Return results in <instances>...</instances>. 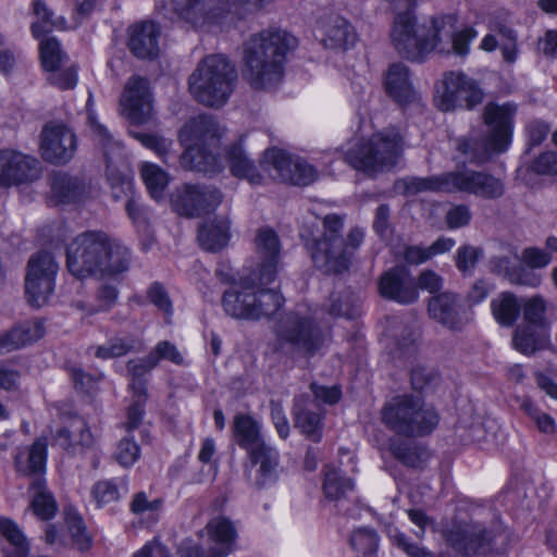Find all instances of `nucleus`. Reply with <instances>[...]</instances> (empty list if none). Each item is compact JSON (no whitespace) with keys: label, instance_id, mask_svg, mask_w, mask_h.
<instances>
[{"label":"nucleus","instance_id":"1","mask_svg":"<svg viewBox=\"0 0 557 557\" xmlns=\"http://www.w3.org/2000/svg\"><path fill=\"white\" fill-rule=\"evenodd\" d=\"M456 24V15L446 14L432 17L429 27L417 26L411 12L399 13L391 33L392 42L401 57L411 61H422L433 50L466 55L478 34L472 27L457 32Z\"/></svg>","mask_w":557,"mask_h":557},{"label":"nucleus","instance_id":"2","mask_svg":"<svg viewBox=\"0 0 557 557\" xmlns=\"http://www.w3.org/2000/svg\"><path fill=\"white\" fill-rule=\"evenodd\" d=\"M133 263V251L103 231H86L66 248V267L78 280L89 277L121 282Z\"/></svg>","mask_w":557,"mask_h":557},{"label":"nucleus","instance_id":"3","mask_svg":"<svg viewBox=\"0 0 557 557\" xmlns=\"http://www.w3.org/2000/svg\"><path fill=\"white\" fill-rule=\"evenodd\" d=\"M296 46L297 39L280 28L251 35L243 46L244 79L257 90L277 86L284 77L287 54Z\"/></svg>","mask_w":557,"mask_h":557},{"label":"nucleus","instance_id":"4","mask_svg":"<svg viewBox=\"0 0 557 557\" xmlns=\"http://www.w3.org/2000/svg\"><path fill=\"white\" fill-rule=\"evenodd\" d=\"M394 189L406 196L465 191L482 198H497L504 194V185L498 178L468 169L429 177H405L395 182Z\"/></svg>","mask_w":557,"mask_h":557},{"label":"nucleus","instance_id":"5","mask_svg":"<svg viewBox=\"0 0 557 557\" xmlns=\"http://www.w3.org/2000/svg\"><path fill=\"white\" fill-rule=\"evenodd\" d=\"M517 107L490 102L485 106L483 120L488 133L483 138L462 137L456 140V149L470 162L484 163L493 153L504 152L511 139L513 116Z\"/></svg>","mask_w":557,"mask_h":557},{"label":"nucleus","instance_id":"6","mask_svg":"<svg viewBox=\"0 0 557 557\" xmlns=\"http://www.w3.org/2000/svg\"><path fill=\"white\" fill-rule=\"evenodd\" d=\"M238 81L235 65L223 54H210L203 58L188 79L194 98L211 108L226 103Z\"/></svg>","mask_w":557,"mask_h":557},{"label":"nucleus","instance_id":"7","mask_svg":"<svg viewBox=\"0 0 557 557\" xmlns=\"http://www.w3.org/2000/svg\"><path fill=\"white\" fill-rule=\"evenodd\" d=\"M258 273L244 277L239 283L230 286L222 298L225 313L239 320H259L270 317L283 306V296L274 289L264 288Z\"/></svg>","mask_w":557,"mask_h":557},{"label":"nucleus","instance_id":"8","mask_svg":"<svg viewBox=\"0 0 557 557\" xmlns=\"http://www.w3.org/2000/svg\"><path fill=\"white\" fill-rule=\"evenodd\" d=\"M92 104L94 96L92 92L89 91L86 103L87 120L98 144L103 149L107 163V177L111 184L112 198L117 205L123 206L124 209H138V200L135 198L132 185L124 173L126 163L122 145L113 138L104 125L97 121Z\"/></svg>","mask_w":557,"mask_h":557},{"label":"nucleus","instance_id":"9","mask_svg":"<svg viewBox=\"0 0 557 557\" xmlns=\"http://www.w3.org/2000/svg\"><path fill=\"white\" fill-rule=\"evenodd\" d=\"M382 420L388 429L405 436H424L438 424L440 416L419 397L400 395L382 408Z\"/></svg>","mask_w":557,"mask_h":557},{"label":"nucleus","instance_id":"10","mask_svg":"<svg viewBox=\"0 0 557 557\" xmlns=\"http://www.w3.org/2000/svg\"><path fill=\"white\" fill-rule=\"evenodd\" d=\"M403 150L401 135L396 128H388L356 143L345 152V161L356 170L372 173L393 168Z\"/></svg>","mask_w":557,"mask_h":557},{"label":"nucleus","instance_id":"11","mask_svg":"<svg viewBox=\"0 0 557 557\" xmlns=\"http://www.w3.org/2000/svg\"><path fill=\"white\" fill-rule=\"evenodd\" d=\"M274 348L286 355L313 356L325 341L323 331L310 317L298 312L286 314L276 325Z\"/></svg>","mask_w":557,"mask_h":557},{"label":"nucleus","instance_id":"12","mask_svg":"<svg viewBox=\"0 0 557 557\" xmlns=\"http://www.w3.org/2000/svg\"><path fill=\"white\" fill-rule=\"evenodd\" d=\"M323 233L318 237L313 230L302 228L300 236L312 239L311 257L315 265L326 272L339 273L345 270L343 237L344 216L329 213L322 220Z\"/></svg>","mask_w":557,"mask_h":557},{"label":"nucleus","instance_id":"13","mask_svg":"<svg viewBox=\"0 0 557 557\" xmlns=\"http://www.w3.org/2000/svg\"><path fill=\"white\" fill-rule=\"evenodd\" d=\"M260 166L273 180L294 186H308L318 178L313 165L278 148L265 150Z\"/></svg>","mask_w":557,"mask_h":557},{"label":"nucleus","instance_id":"14","mask_svg":"<svg viewBox=\"0 0 557 557\" xmlns=\"http://www.w3.org/2000/svg\"><path fill=\"white\" fill-rule=\"evenodd\" d=\"M58 271L59 264L52 253L38 251L30 256L26 265L25 294L32 307L40 308L48 302Z\"/></svg>","mask_w":557,"mask_h":557},{"label":"nucleus","instance_id":"15","mask_svg":"<svg viewBox=\"0 0 557 557\" xmlns=\"http://www.w3.org/2000/svg\"><path fill=\"white\" fill-rule=\"evenodd\" d=\"M442 85L443 91L437 97L441 111L448 112L458 108L471 110L484 99L480 84L462 72L446 73Z\"/></svg>","mask_w":557,"mask_h":557},{"label":"nucleus","instance_id":"16","mask_svg":"<svg viewBox=\"0 0 557 557\" xmlns=\"http://www.w3.org/2000/svg\"><path fill=\"white\" fill-rule=\"evenodd\" d=\"M171 11L194 28L218 25L230 11L228 0H170Z\"/></svg>","mask_w":557,"mask_h":557},{"label":"nucleus","instance_id":"17","mask_svg":"<svg viewBox=\"0 0 557 557\" xmlns=\"http://www.w3.org/2000/svg\"><path fill=\"white\" fill-rule=\"evenodd\" d=\"M33 10L34 13L40 18V21L32 24L33 36L37 39L44 37L39 45L42 66L46 71L49 72L58 71L66 55L63 53L61 46L55 37L45 36L50 33L53 27H57L59 23L51 18L52 12L41 0H34Z\"/></svg>","mask_w":557,"mask_h":557},{"label":"nucleus","instance_id":"18","mask_svg":"<svg viewBox=\"0 0 557 557\" xmlns=\"http://www.w3.org/2000/svg\"><path fill=\"white\" fill-rule=\"evenodd\" d=\"M77 139L74 132L61 123H48L40 134V149L45 161L63 165L71 161L76 152Z\"/></svg>","mask_w":557,"mask_h":557},{"label":"nucleus","instance_id":"19","mask_svg":"<svg viewBox=\"0 0 557 557\" xmlns=\"http://www.w3.org/2000/svg\"><path fill=\"white\" fill-rule=\"evenodd\" d=\"M41 175V164L38 159L17 150L0 151V186L11 187L29 184Z\"/></svg>","mask_w":557,"mask_h":557},{"label":"nucleus","instance_id":"20","mask_svg":"<svg viewBox=\"0 0 557 557\" xmlns=\"http://www.w3.org/2000/svg\"><path fill=\"white\" fill-rule=\"evenodd\" d=\"M448 544L463 557L486 555L492 548L493 536L480 523L454 525L447 532Z\"/></svg>","mask_w":557,"mask_h":557},{"label":"nucleus","instance_id":"21","mask_svg":"<svg viewBox=\"0 0 557 557\" xmlns=\"http://www.w3.org/2000/svg\"><path fill=\"white\" fill-rule=\"evenodd\" d=\"M123 113L134 124L146 123L152 111L148 81L133 76L128 79L121 97Z\"/></svg>","mask_w":557,"mask_h":557},{"label":"nucleus","instance_id":"22","mask_svg":"<svg viewBox=\"0 0 557 557\" xmlns=\"http://www.w3.org/2000/svg\"><path fill=\"white\" fill-rule=\"evenodd\" d=\"M255 245L260 264L257 269L258 278L261 284H271L277 274V264L281 251V244L276 232L269 227L258 228Z\"/></svg>","mask_w":557,"mask_h":557},{"label":"nucleus","instance_id":"23","mask_svg":"<svg viewBox=\"0 0 557 557\" xmlns=\"http://www.w3.org/2000/svg\"><path fill=\"white\" fill-rule=\"evenodd\" d=\"M294 426L308 440L319 443L322 438L324 412L320 405L309 395L294 398L292 409Z\"/></svg>","mask_w":557,"mask_h":557},{"label":"nucleus","instance_id":"24","mask_svg":"<svg viewBox=\"0 0 557 557\" xmlns=\"http://www.w3.org/2000/svg\"><path fill=\"white\" fill-rule=\"evenodd\" d=\"M222 193L212 185L184 184L171 194L175 209H207L222 205Z\"/></svg>","mask_w":557,"mask_h":557},{"label":"nucleus","instance_id":"25","mask_svg":"<svg viewBox=\"0 0 557 557\" xmlns=\"http://www.w3.org/2000/svg\"><path fill=\"white\" fill-rule=\"evenodd\" d=\"M251 467L246 469V475L258 488L273 485L278 479L280 454L271 445L262 446L249 455Z\"/></svg>","mask_w":557,"mask_h":557},{"label":"nucleus","instance_id":"26","mask_svg":"<svg viewBox=\"0 0 557 557\" xmlns=\"http://www.w3.org/2000/svg\"><path fill=\"white\" fill-rule=\"evenodd\" d=\"M231 222L226 215L220 216L215 211H206L201 223L198 225V242L200 246L210 252L224 249L231 239Z\"/></svg>","mask_w":557,"mask_h":557},{"label":"nucleus","instance_id":"27","mask_svg":"<svg viewBox=\"0 0 557 557\" xmlns=\"http://www.w3.org/2000/svg\"><path fill=\"white\" fill-rule=\"evenodd\" d=\"M428 309L432 319L451 331H461L469 322L463 315L459 298L453 293H443L431 298Z\"/></svg>","mask_w":557,"mask_h":557},{"label":"nucleus","instance_id":"28","mask_svg":"<svg viewBox=\"0 0 557 557\" xmlns=\"http://www.w3.org/2000/svg\"><path fill=\"white\" fill-rule=\"evenodd\" d=\"M160 27L153 22H141L128 29L127 47L138 59L152 60L158 57Z\"/></svg>","mask_w":557,"mask_h":557},{"label":"nucleus","instance_id":"29","mask_svg":"<svg viewBox=\"0 0 557 557\" xmlns=\"http://www.w3.org/2000/svg\"><path fill=\"white\" fill-rule=\"evenodd\" d=\"M220 136L216 120L206 114L190 119L180 131V140L183 145L218 147Z\"/></svg>","mask_w":557,"mask_h":557},{"label":"nucleus","instance_id":"30","mask_svg":"<svg viewBox=\"0 0 557 557\" xmlns=\"http://www.w3.org/2000/svg\"><path fill=\"white\" fill-rule=\"evenodd\" d=\"M379 290L384 298L403 305L412 304L418 298L413 281L398 269H392L381 276Z\"/></svg>","mask_w":557,"mask_h":557},{"label":"nucleus","instance_id":"31","mask_svg":"<svg viewBox=\"0 0 557 557\" xmlns=\"http://www.w3.org/2000/svg\"><path fill=\"white\" fill-rule=\"evenodd\" d=\"M185 150L180 156L183 169L205 174H215L222 169L218 147L205 145H184Z\"/></svg>","mask_w":557,"mask_h":557},{"label":"nucleus","instance_id":"32","mask_svg":"<svg viewBox=\"0 0 557 557\" xmlns=\"http://www.w3.org/2000/svg\"><path fill=\"white\" fill-rule=\"evenodd\" d=\"M384 86L388 96L401 107L418 99L410 81L409 70L401 63H394L388 67Z\"/></svg>","mask_w":557,"mask_h":557},{"label":"nucleus","instance_id":"33","mask_svg":"<svg viewBox=\"0 0 557 557\" xmlns=\"http://www.w3.org/2000/svg\"><path fill=\"white\" fill-rule=\"evenodd\" d=\"M323 44L331 49H347L354 46L357 35L354 26L343 16L331 13L322 20Z\"/></svg>","mask_w":557,"mask_h":557},{"label":"nucleus","instance_id":"34","mask_svg":"<svg viewBox=\"0 0 557 557\" xmlns=\"http://www.w3.org/2000/svg\"><path fill=\"white\" fill-rule=\"evenodd\" d=\"M232 429L234 441L248 455L268 445L261 433V424L249 414L235 416Z\"/></svg>","mask_w":557,"mask_h":557},{"label":"nucleus","instance_id":"35","mask_svg":"<svg viewBox=\"0 0 557 557\" xmlns=\"http://www.w3.org/2000/svg\"><path fill=\"white\" fill-rule=\"evenodd\" d=\"M53 440L55 445L71 454H76L92 444L91 432L81 418L73 419L69 428L57 430Z\"/></svg>","mask_w":557,"mask_h":557},{"label":"nucleus","instance_id":"36","mask_svg":"<svg viewBox=\"0 0 557 557\" xmlns=\"http://www.w3.org/2000/svg\"><path fill=\"white\" fill-rule=\"evenodd\" d=\"M206 530L209 539L216 544V546L209 549L225 553V557H227L233 552L237 537L234 523L228 518L219 516L208 522Z\"/></svg>","mask_w":557,"mask_h":557},{"label":"nucleus","instance_id":"37","mask_svg":"<svg viewBox=\"0 0 557 557\" xmlns=\"http://www.w3.org/2000/svg\"><path fill=\"white\" fill-rule=\"evenodd\" d=\"M540 175H557V153L545 151L535 158L530 164L521 165L517 170V180L529 187H534L539 183Z\"/></svg>","mask_w":557,"mask_h":557},{"label":"nucleus","instance_id":"38","mask_svg":"<svg viewBox=\"0 0 557 557\" xmlns=\"http://www.w3.org/2000/svg\"><path fill=\"white\" fill-rule=\"evenodd\" d=\"M227 161L234 176L245 178L251 185L262 184L263 175L259 172L253 161L247 156L242 145L234 144L228 148Z\"/></svg>","mask_w":557,"mask_h":557},{"label":"nucleus","instance_id":"39","mask_svg":"<svg viewBox=\"0 0 557 557\" xmlns=\"http://www.w3.org/2000/svg\"><path fill=\"white\" fill-rule=\"evenodd\" d=\"M145 348L144 342L134 336H113L103 345L92 347L94 355L99 359H114L126 356L129 352H140Z\"/></svg>","mask_w":557,"mask_h":557},{"label":"nucleus","instance_id":"40","mask_svg":"<svg viewBox=\"0 0 557 557\" xmlns=\"http://www.w3.org/2000/svg\"><path fill=\"white\" fill-rule=\"evenodd\" d=\"M392 455L406 467L421 468L430 458L429 450L421 444L401 438H393L389 443Z\"/></svg>","mask_w":557,"mask_h":557},{"label":"nucleus","instance_id":"41","mask_svg":"<svg viewBox=\"0 0 557 557\" xmlns=\"http://www.w3.org/2000/svg\"><path fill=\"white\" fill-rule=\"evenodd\" d=\"M354 481L336 468L326 467L323 481V494L334 503L348 500L354 492Z\"/></svg>","mask_w":557,"mask_h":557},{"label":"nucleus","instance_id":"42","mask_svg":"<svg viewBox=\"0 0 557 557\" xmlns=\"http://www.w3.org/2000/svg\"><path fill=\"white\" fill-rule=\"evenodd\" d=\"M128 492V481L126 476L104 479L96 482L91 487V497L97 507L119 502Z\"/></svg>","mask_w":557,"mask_h":557},{"label":"nucleus","instance_id":"43","mask_svg":"<svg viewBox=\"0 0 557 557\" xmlns=\"http://www.w3.org/2000/svg\"><path fill=\"white\" fill-rule=\"evenodd\" d=\"M547 330L546 327H534L532 324L524 323L515 331L512 345L522 354H533L547 342Z\"/></svg>","mask_w":557,"mask_h":557},{"label":"nucleus","instance_id":"44","mask_svg":"<svg viewBox=\"0 0 557 557\" xmlns=\"http://www.w3.org/2000/svg\"><path fill=\"white\" fill-rule=\"evenodd\" d=\"M30 490L33 499L29 507L33 512L41 520L51 519L58 506L53 495L47 488L46 481L41 476L36 478L30 484Z\"/></svg>","mask_w":557,"mask_h":557},{"label":"nucleus","instance_id":"45","mask_svg":"<svg viewBox=\"0 0 557 557\" xmlns=\"http://www.w3.org/2000/svg\"><path fill=\"white\" fill-rule=\"evenodd\" d=\"M156 367V359L150 352L143 358H134L127 361L126 371L133 395H147V380L145 376Z\"/></svg>","mask_w":557,"mask_h":557},{"label":"nucleus","instance_id":"46","mask_svg":"<svg viewBox=\"0 0 557 557\" xmlns=\"http://www.w3.org/2000/svg\"><path fill=\"white\" fill-rule=\"evenodd\" d=\"M329 313L335 318L355 319L361 314V299L351 290L333 293Z\"/></svg>","mask_w":557,"mask_h":557},{"label":"nucleus","instance_id":"47","mask_svg":"<svg viewBox=\"0 0 557 557\" xmlns=\"http://www.w3.org/2000/svg\"><path fill=\"white\" fill-rule=\"evenodd\" d=\"M0 533L9 543L4 549L5 557H27L29 545L17 524L7 518H0Z\"/></svg>","mask_w":557,"mask_h":557},{"label":"nucleus","instance_id":"48","mask_svg":"<svg viewBox=\"0 0 557 557\" xmlns=\"http://www.w3.org/2000/svg\"><path fill=\"white\" fill-rule=\"evenodd\" d=\"M139 172L149 195L156 200L164 198V193L170 182L169 174L151 162H143Z\"/></svg>","mask_w":557,"mask_h":557},{"label":"nucleus","instance_id":"49","mask_svg":"<svg viewBox=\"0 0 557 557\" xmlns=\"http://www.w3.org/2000/svg\"><path fill=\"white\" fill-rule=\"evenodd\" d=\"M51 191L58 203H73L81 199L83 195V185L66 173H57L53 176Z\"/></svg>","mask_w":557,"mask_h":557},{"label":"nucleus","instance_id":"50","mask_svg":"<svg viewBox=\"0 0 557 557\" xmlns=\"http://www.w3.org/2000/svg\"><path fill=\"white\" fill-rule=\"evenodd\" d=\"M491 309L495 320L503 326H511L520 312L517 298L510 293H502L491 301Z\"/></svg>","mask_w":557,"mask_h":557},{"label":"nucleus","instance_id":"51","mask_svg":"<svg viewBox=\"0 0 557 557\" xmlns=\"http://www.w3.org/2000/svg\"><path fill=\"white\" fill-rule=\"evenodd\" d=\"M47 440L44 437L37 438L27 451L26 466H22L21 456L15 459L16 467L21 471L28 473L39 474L45 471L47 460Z\"/></svg>","mask_w":557,"mask_h":557},{"label":"nucleus","instance_id":"52","mask_svg":"<svg viewBox=\"0 0 557 557\" xmlns=\"http://www.w3.org/2000/svg\"><path fill=\"white\" fill-rule=\"evenodd\" d=\"M134 136L143 146L154 151L163 162L171 163V161L175 159L171 151L173 145L172 140L156 134L136 133Z\"/></svg>","mask_w":557,"mask_h":557},{"label":"nucleus","instance_id":"53","mask_svg":"<svg viewBox=\"0 0 557 557\" xmlns=\"http://www.w3.org/2000/svg\"><path fill=\"white\" fill-rule=\"evenodd\" d=\"M388 537L393 545L404 552L408 557H435L432 552L417 543H413L409 536L397 528L388 529Z\"/></svg>","mask_w":557,"mask_h":557},{"label":"nucleus","instance_id":"54","mask_svg":"<svg viewBox=\"0 0 557 557\" xmlns=\"http://www.w3.org/2000/svg\"><path fill=\"white\" fill-rule=\"evenodd\" d=\"M350 546L362 555H372L379 547V535L372 529L359 528L350 536Z\"/></svg>","mask_w":557,"mask_h":557},{"label":"nucleus","instance_id":"55","mask_svg":"<svg viewBox=\"0 0 557 557\" xmlns=\"http://www.w3.org/2000/svg\"><path fill=\"white\" fill-rule=\"evenodd\" d=\"M120 292L113 284L102 283L96 290L97 307L88 308V314L110 311L119 300Z\"/></svg>","mask_w":557,"mask_h":557},{"label":"nucleus","instance_id":"56","mask_svg":"<svg viewBox=\"0 0 557 557\" xmlns=\"http://www.w3.org/2000/svg\"><path fill=\"white\" fill-rule=\"evenodd\" d=\"M546 304L545 300L535 296L524 304L523 319L527 324H532L534 327L548 329V322L545 317Z\"/></svg>","mask_w":557,"mask_h":557},{"label":"nucleus","instance_id":"57","mask_svg":"<svg viewBox=\"0 0 557 557\" xmlns=\"http://www.w3.org/2000/svg\"><path fill=\"white\" fill-rule=\"evenodd\" d=\"M66 524L71 534L73 544L79 550H87L91 546V537L86 531V525L78 515L70 513L66 517Z\"/></svg>","mask_w":557,"mask_h":557},{"label":"nucleus","instance_id":"58","mask_svg":"<svg viewBox=\"0 0 557 557\" xmlns=\"http://www.w3.org/2000/svg\"><path fill=\"white\" fill-rule=\"evenodd\" d=\"M140 456L138 444L131 436L123 437L116 445L114 459L122 467L128 468L133 466Z\"/></svg>","mask_w":557,"mask_h":557},{"label":"nucleus","instance_id":"59","mask_svg":"<svg viewBox=\"0 0 557 557\" xmlns=\"http://www.w3.org/2000/svg\"><path fill=\"white\" fill-rule=\"evenodd\" d=\"M150 355L154 357L157 366L160 363L161 360H166L177 366L184 364L183 355L177 349V347L169 341L159 342L151 349Z\"/></svg>","mask_w":557,"mask_h":557},{"label":"nucleus","instance_id":"60","mask_svg":"<svg viewBox=\"0 0 557 557\" xmlns=\"http://www.w3.org/2000/svg\"><path fill=\"white\" fill-rule=\"evenodd\" d=\"M14 331L21 338L22 347L38 341L45 334L44 323L39 320L23 322L14 326Z\"/></svg>","mask_w":557,"mask_h":557},{"label":"nucleus","instance_id":"61","mask_svg":"<svg viewBox=\"0 0 557 557\" xmlns=\"http://www.w3.org/2000/svg\"><path fill=\"white\" fill-rule=\"evenodd\" d=\"M70 375L75 388L85 394H91L96 389L97 384L102 376L101 374L92 375L87 373L78 367H72L70 369Z\"/></svg>","mask_w":557,"mask_h":557},{"label":"nucleus","instance_id":"62","mask_svg":"<svg viewBox=\"0 0 557 557\" xmlns=\"http://www.w3.org/2000/svg\"><path fill=\"white\" fill-rule=\"evenodd\" d=\"M146 400L147 395H134V400L127 408L126 421L123 423L127 432H132L140 425L145 413Z\"/></svg>","mask_w":557,"mask_h":557},{"label":"nucleus","instance_id":"63","mask_svg":"<svg viewBox=\"0 0 557 557\" xmlns=\"http://www.w3.org/2000/svg\"><path fill=\"white\" fill-rule=\"evenodd\" d=\"M162 507L161 498L149 499L145 492H138L134 495L129 508L134 515L154 513Z\"/></svg>","mask_w":557,"mask_h":557},{"label":"nucleus","instance_id":"64","mask_svg":"<svg viewBox=\"0 0 557 557\" xmlns=\"http://www.w3.org/2000/svg\"><path fill=\"white\" fill-rule=\"evenodd\" d=\"M521 260L531 269L546 268L553 260L552 253L539 247L523 249Z\"/></svg>","mask_w":557,"mask_h":557}]
</instances>
